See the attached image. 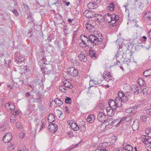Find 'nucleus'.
Here are the masks:
<instances>
[{"mask_svg":"<svg viewBox=\"0 0 151 151\" xmlns=\"http://www.w3.org/2000/svg\"><path fill=\"white\" fill-rule=\"evenodd\" d=\"M96 20L98 22H105L104 15L103 16L101 15H98V18H97Z\"/></svg>","mask_w":151,"mask_h":151,"instance_id":"obj_25","label":"nucleus"},{"mask_svg":"<svg viewBox=\"0 0 151 151\" xmlns=\"http://www.w3.org/2000/svg\"><path fill=\"white\" fill-rule=\"evenodd\" d=\"M106 110L107 113V115L109 116H113L115 111L117 110H115L113 109L110 107H107L106 108Z\"/></svg>","mask_w":151,"mask_h":151,"instance_id":"obj_14","label":"nucleus"},{"mask_svg":"<svg viewBox=\"0 0 151 151\" xmlns=\"http://www.w3.org/2000/svg\"><path fill=\"white\" fill-rule=\"evenodd\" d=\"M89 54L91 58H96L97 57V55L96 52L92 50H89Z\"/></svg>","mask_w":151,"mask_h":151,"instance_id":"obj_28","label":"nucleus"},{"mask_svg":"<svg viewBox=\"0 0 151 151\" xmlns=\"http://www.w3.org/2000/svg\"><path fill=\"white\" fill-rule=\"evenodd\" d=\"M143 112L144 114H147L150 116H151V109L145 107L143 110Z\"/></svg>","mask_w":151,"mask_h":151,"instance_id":"obj_30","label":"nucleus"},{"mask_svg":"<svg viewBox=\"0 0 151 151\" xmlns=\"http://www.w3.org/2000/svg\"><path fill=\"white\" fill-rule=\"evenodd\" d=\"M30 96V94L29 92H28L26 93L25 94V96L26 97H29Z\"/></svg>","mask_w":151,"mask_h":151,"instance_id":"obj_56","label":"nucleus"},{"mask_svg":"<svg viewBox=\"0 0 151 151\" xmlns=\"http://www.w3.org/2000/svg\"><path fill=\"white\" fill-rule=\"evenodd\" d=\"M41 60L43 62L42 63H43L44 64L45 63V61L46 60V58H45L43 57Z\"/></svg>","mask_w":151,"mask_h":151,"instance_id":"obj_60","label":"nucleus"},{"mask_svg":"<svg viewBox=\"0 0 151 151\" xmlns=\"http://www.w3.org/2000/svg\"><path fill=\"white\" fill-rule=\"evenodd\" d=\"M141 108V104H137L135 105L133 107V108L137 109L138 108Z\"/></svg>","mask_w":151,"mask_h":151,"instance_id":"obj_48","label":"nucleus"},{"mask_svg":"<svg viewBox=\"0 0 151 151\" xmlns=\"http://www.w3.org/2000/svg\"><path fill=\"white\" fill-rule=\"evenodd\" d=\"M146 117L145 116H144L143 115L142 116V119L144 118V119H143V121H144V122L146 121Z\"/></svg>","mask_w":151,"mask_h":151,"instance_id":"obj_63","label":"nucleus"},{"mask_svg":"<svg viewBox=\"0 0 151 151\" xmlns=\"http://www.w3.org/2000/svg\"><path fill=\"white\" fill-rule=\"evenodd\" d=\"M12 139V136L10 133H6L3 137V141L6 142H9Z\"/></svg>","mask_w":151,"mask_h":151,"instance_id":"obj_13","label":"nucleus"},{"mask_svg":"<svg viewBox=\"0 0 151 151\" xmlns=\"http://www.w3.org/2000/svg\"><path fill=\"white\" fill-rule=\"evenodd\" d=\"M132 96V93L128 91L126 92L125 93L122 91H119L118 93V96L122 100V102L126 103L128 99L130 98Z\"/></svg>","mask_w":151,"mask_h":151,"instance_id":"obj_5","label":"nucleus"},{"mask_svg":"<svg viewBox=\"0 0 151 151\" xmlns=\"http://www.w3.org/2000/svg\"><path fill=\"white\" fill-rule=\"evenodd\" d=\"M67 71L68 74L75 76H76L78 73V70L73 67L68 68Z\"/></svg>","mask_w":151,"mask_h":151,"instance_id":"obj_10","label":"nucleus"},{"mask_svg":"<svg viewBox=\"0 0 151 151\" xmlns=\"http://www.w3.org/2000/svg\"><path fill=\"white\" fill-rule=\"evenodd\" d=\"M89 85L90 88L93 86L96 87L97 86H96V81L93 80H91L90 81Z\"/></svg>","mask_w":151,"mask_h":151,"instance_id":"obj_33","label":"nucleus"},{"mask_svg":"<svg viewBox=\"0 0 151 151\" xmlns=\"http://www.w3.org/2000/svg\"><path fill=\"white\" fill-rule=\"evenodd\" d=\"M70 127L71 128V129H72L74 131H77L80 129L81 132H85L86 130V127L84 125L81 126L80 129V127L78 126L75 122H74L73 124L71 125Z\"/></svg>","mask_w":151,"mask_h":151,"instance_id":"obj_8","label":"nucleus"},{"mask_svg":"<svg viewBox=\"0 0 151 151\" xmlns=\"http://www.w3.org/2000/svg\"><path fill=\"white\" fill-rule=\"evenodd\" d=\"M16 127L17 128L19 129L21 131H23L22 127V124L19 122H18L16 124Z\"/></svg>","mask_w":151,"mask_h":151,"instance_id":"obj_36","label":"nucleus"},{"mask_svg":"<svg viewBox=\"0 0 151 151\" xmlns=\"http://www.w3.org/2000/svg\"><path fill=\"white\" fill-rule=\"evenodd\" d=\"M15 62L17 63L18 66H21L23 64V61L24 60V58L21 55L20 53L17 52L15 54Z\"/></svg>","mask_w":151,"mask_h":151,"instance_id":"obj_6","label":"nucleus"},{"mask_svg":"<svg viewBox=\"0 0 151 151\" xmlns=\"http://www.w3.org/2000/svg\"><path fill=\"white\" fill-rule=\"evenodd\" d=\"M84 15L88 18H92L96 17L97 14L91 10H86L83 13Z\"/></svg>","mask_w":151,"mask_h":151,"instance_id":"obj_9","label":"nucleus"},{"mask_svg":"<svg viewBox=\"0 0 151 151\" xmlns=\"http://www.w3.org/2000/svg\"><path fill=\"white\" fill-rule=\"evenodd\" d=\"M122 100L119 97H116L115 100L110 99L109 101V107L115 110H117L118 108L122 106Z\"/></svg>","mask_w":151,"mask_h":151,"instance_id":"obj_2","label":"nucleus"},{"mask_svg":"<svg viewBox=\"0 0 151 151\" xmlns=\"http://www.w3.org/2000/svg\"><path fill=\"white\" fill-rule=\"evenodd\" d=\"M144 76L145 77H147L151 76V69L146 70L143 73Z\"/></svg>","mask_w":151,"mask_h":151,"instance_id":"obj_27","label":"nucleus"},{"mask_svg":"<svg viewBox=\"0 0 151 151\" xmlns=\"http://www.w3.org/2000/svg\"><path fill=\"white\" fill-rule=\"evenodd\" d=\"M10 102L6 103L5 106V108L6 109H8V110H9V105H10Z\"/></svg>","mask_w":151,"mask_h":151,"instance_id":"obj_49","label":"nucleus"},{"mask_svg":"<svg viewBox=\"0 0 151 151\" xmlns=\"http://www.w3.org/2000/svg\"><path fill=\"white\" fill-rule=\"evenodd\" d=\"M118 49L119 50H122V48L123 47V45L122 44L120 45L119 44L117 46Z\"/></svg>","mask_w":151,"mask_h":151,"instance_id":"obj_53","label":"nucleus"},{"mask_svg":"<svg viewBox=\"0 0 151 151\" xmlns=\"http://www.w3.org/2000/svg\"><path fill=\"white\" fill-rule=\"evenodd\" d=\"M71 99L69 97H66L65 99V103L67 104H70L71 103Z\"/></svg>","mask_w":151,"mask_h":151,"instance_id":"obj_38","label":"nucleus"},{"mask_svg":"<svg viewBox=\"0 0 151 151\" xmlns=\"http://www.w3.org/2000/svg\"><path fill=\"white\" fill-rule=\"evenodd\" d=\"M108 116L105 114L101 112H100L97 115V119L99 121L102 122L104 121L103 124H104L108 122L106 120L107 119Z\"/></svg>","mask_w":151,"mask_h":151,"instance_id":"obj_7","label":"nucleus"},{"mask_svg":"<svg viewBox=\"0 0 151 151\" xmlns=\"http://www.w3.org/2000/svg\"><path fill=\"white\" fill-rule=\"evenodd\" d=\"M123 148L127 151H132L133 150L132 147L129 145L124 144L123 145Z\"/></svg>","mask_w":151,"mask_h":151,"instance_id":"obj_22","label":"nucleus"},{"mask_svg":"<svg viewBox=\"0 0 151 151\" xmlns=\"http://www.w3.org/2000/svg\"><path fill=\"white\" fill-rule=\"evenodd\" d=\"M98 106L101 109H103L104 107V104L102 103L99 104Z\"/></svg>","mask_w":151,"mask_h":151,"instance_id":"obj_50","label":"nucleus"},{"mask_svg":"<svg viewBox=\"0 0 151 151\" xmlns=\"http://www.w3.org/2000/svg\"><path fill=\"white\" fill-rule=\"evenodd\" d=\"M104 78L105 80L108 82L110 80H111L112 79L111 78V75L110 74H107V76L105 77H104Z\"/></svg>","mask_w":151,"mask_h":151,"instance_id":"obj_37","label":"nucleus"},{"mask_svg":"<svg viewBox=\"0 0 151 151\" xmlns=\"http://www.w3.org/2000/svg\"><path fill=\"white\" fill-rule=\"evenodd\" d=\"M87 6L88 8L91 9H94L97 7V4L94 2H90L88 4Z\"/></svg>","mask_w":151,"mask_h":151,"instance_id":"obj_17","label":"nucleus"},{"mask_svg":"<svg viewBox=\"0 0 151 151\" xmlns=\"http://www.w3.org/2000/svg\"><path fill=\"white\" fill-rule=\"evenodd\" d=\"M11 11L15 16H17L19 14L17 11L15 9H14L13 10H11Z\"/></svg>","mask_w":151,"mask_h":151,"instance_id":"obj_47","label":"nucleus"},{"mask_svg":"<svg viewBox=\"0 0 151 151\" xmlns=\"http://www.w3.org/2000/svg\"><path fill=\"white\" fill-rule=\"evenodd\" d=\"M145 132L148 136L149 137H150V138L151 137V129L150 128H147L145 131Z\"/></svg>","mask_w":151,"mask_h":151,"instance_id":"obj_32","label":"nucleus"},{"mask_svg":"<svg viewBox=\"0 0 151 151\" xmlns=\"http://www.w3.org/2000/svg\"><path fill=\"white\" fill-rule=\"evenodd\" d=\"M123 52L122 50H118V51L116 54L115 55L114 58H116V59L117 58H118L120 55L123 54Z\"/></svg>","mask_w":151,"mask_h":151,"instance_id":"obj_34","label":"nucleus"},{"mask_svg":"<svg viewBox=\"0 0 151 151\" xmlns=\"http://www.w3.org/2000/svg\"><path fill=\"white\" fill-rule=\"evenodd\" d=\"M15 109V106L13 103L10 102L9 110H13Z\"/></svg>","mask_w":151,"mask_h":151,"instance_id":"obj_44","label":"nucleus"},{"mask_svg":"<svg viewBox=\"0 0 151 151\" xmlns=\"http://www.w3.org/2000/svg\"><path fill=\"white\" fill-rule=\"evenodd\" d=\"M14 148V146L13 144L10 143L8 145V149L10 150H13Z\"/></svg>","mask_w":151,"mask_h":151,"instance_id":"obj_39","label":"nucleus"},{"mask_svg":"<svg viewBox=\"0 0 151 151\" xmlns=\"http://www.w3.org/2000/svg\"><path fill=\"white\" fill-rule=\"evenodd\" d=\"M142 146L145 147L148 151H151V138L142 135Z\"/></svg>","mask_w":151,"mask_h":151,"instance_id":"obj_4","label":"nucleus"},{"mask_svg":"<svg viewBox=\"0 0 151 151\" xmlns=\"http://www.w3.org/2000/svg\"><path fill=\"white\" fill-rule=\"evenodd\" d=\"M10 121L11 122L14 123L16 121V118L14 116H12L10 118Z\"/></svg>","mask_w":151,"mask_h":151,"instance_id":"obj_40","label":"nucleus"},{"mask_svg":"<svg viewBox=\"0 0 151 151\" xmlns=\"http://www.w3.org/2000/svg\"><path fill=\"white\" fill-rule=\"evenodd\" d=\"M82 42L81 43H83L85 46H88V45L86 43V42L84 40V39H83V38H82V39H81Z\"/></svg>","mask_w":151,"mask_h":151,"instance_id":"obj_51","label":"nucleus"},{"mask_svg":"<svg viewBox=\"0 0 151 151\" xmlns=\"http://www.w3.org/2000/svg\"><path fill=\"white\" fill-rule=\"evenodd\" d=\"M106 144L105 143L100 144L99 146L97 148L96 150L99 151L106 150L105 147Z\"/></svg>","mask_w":151,"mask_h":151,"instance_id":"obj_23","label":"nucleus"},{"mask_svg":"<svg viewBox=\"0 0 151 151\" xmlns=\"http://www.w3.org/2000/svg\"><path fill=\"white\" fill-rule=\"evenodd\" d=\"M83 39H84V40L85 42H90L92 43L93 44V45L98 44V42L102 41L103 40L102 37L99 38L97 36L94 35H90L88 37L84 35H83Z\"/></svg>","mask_w":151,"mask_h":151,"instance_id":"obj_3","label":"nucleus"},{"mask_svg":"<svg viewBox=\"0 0 151 151\" xmlns=\"http://www.w3.org/2000/svg\"><path fill=\"white\" fill-rule=\"evenodd\" d=\"M123 88L126 90H127L130 88V86L129 84H125L124 85Z\"/></svg>","mask_w":151,"mask_h":151,"instance_id":"obj_45","label":"nucleus"},{"mask_svg":"<svg viewBox=\"0 0 151 151\" xmlns=\"http://www.w3.org/2000/svg\"><path fill=\"white\" fill-rule=\"evenodd\" d=\"M74 122L72 120H70L68 121V125L70 126H70L71 125L73 124V123Z\"/></svg>","mask_w":151,"mask_h":151,"instance_id":"obj_52","label":"nucleus"},{"mask_svg":"<svg viewBox=\"0 0 151 151\" xmlns=\"http://www.w3.org/2000/svg\"><path fill=\"white\" fill-rule=\"evenodd\" d=\"M95 119V117L93 114H90L88 115L87 118V121L89 123L93 122Z\"/></svg>","mask_w":151,"mask_h":151,"instance_id":"obj_20","label":"nucleus"},{"mask_svg":"<svg viewBox=\"0 0 151 151\" xmlns=\"http://www.w3.org/2000/svg\"><path fill=\"white\" fill-rule=\"evenodd\" d=\"M23 68L24 70V72L27 73L29 72L30 70V69H29V66L27 65H26L24 66Z\"/></svg>","mask_w":151,"mask_h":151,"instance_id":"obj_42","label":"nucleus"},{"mask_svg":"<svg viewBox=\"0 0 151 151\" xmlns=\"http://www.w3.org/2000/svg\"><path fill=\"white\" fill-rule=\"evenodd\" d=\"M133 109H134L133 108V107H132L131 108L129 109L128 110H127V111L128 112H132V110Z\"/></svg>","mask_w":151,"mask_h":151,"instance_id":"obj_59","label":"nucleus"},{"mask_svg":"<svg viewBox=\"0 0 151 151\" xmlns=\"http://www.w3.org/2000/svg\"><path fill=\"white\" fill-rule=\"evenodd\" d=\"M86 55V54L81 52V54L78 55V57L80 60L85 62L87 60Z\"/></svg>","mask_w":151,"mask_h":151,"instance_id":"obj_15","label":"nucleus"},{"mask_svg":"<svg viewBox=\"0 0 151 151\" xmlns=\"http://www.w3.org/2000/svg\"><path fill=\"white\" fill-rule=\"evenodd\" d=\"M143 19H147L148 21H151V12H145L144 15Z\"/></svg>","mask_w":151,"mask_h":151,"instance_id":"obj_19","label":"nucleus"},{"mask_svg":"<svg viewBox=\"0 0 151 151\" xmlns=\"http://www.w3.org/2000/svg\"><path fill=\"white\" fill-rule=\"evenodd\" d=\"M105 22L107 23H110L112 27H114L116 25L115 22L119 19L118 15L114 14H111L107 13L104 15Z\"/></svg>","mask_w":151,"mask_h":151,"instance_id":"obj_1","label":"nucleus"},{"mask_svg":"<svg viewBox=\"0 0 151 151\" xmlns=\"http://www.w3.org/2000/svg\"><path fill=\"white\" fill-rule=\"evenodd\" d=\"M132 90L134 92V93L137 95L138 93L142 92V89L141 87H138L137 85H134L131 86Z\"/></svg>","mask_w":151,"mask_h":151,"instance_id":"obj_11","label":"nucleus"},{"mask_svg":"<svg viewBox=\"0 0 151 151\" xmlns=\"http://www.w3.org/2000/svg\"><path fill=\"white\" fill-rule=\"evenodd\" d=\"M151 45V42L149 41H147L146 42V43L143 46V47L147 49H149L150 48Z\"/></svg>","mask_w":151,"mask_h":151,"instance_id":"obj_35","label":"nucleus"},{"mask_svg":"<svg viewBox=\"0 0 151 151\" xmlns=\"http://www.w3.org/2000/svg\"><path fill=\"white\" fill-rule=\"evenodd\" d=\"M136 124L137 123H134L132 126V128L134 130H136L138 128V126Z\"/></svg>","mask_w":151,"mask_h":151,"instance_id":"obj_43","label":"nucleus"},{"mask_svg":"<svg viewBox=\"0 0 151 151\" xmlns=\"http://www.w3.org/2000/svg\"><path fill=\"white\" fill-rule=\"evenodd\" d=\"M5 99H0V104H2L5 102Z\"/></svg>","mask_w":151,"mask_h":151,"instance_id":"obj_55","label":"nucleus"},{"mask_svg":"<svg viewBox=\"0 0 151 151\" xmlns=\"http://www.w3.org/2000/svg\"><path fill=\"white\" fill-rule=\"evenodd\" d=\"M25 134L21 132L19 135V138L21 139H23L25 136Z\"/></svg>","mask_w":151,"mask_h":151,"instance_id":"obj_46","label":"nucleus"},{"mask_svg":"<svg viewBox=\"0 0 151 151\" xmlns=\"http://www.w3.org/2000/svg\"><path fill=\"white\" fill-rule=\"evenodd\" d=\"M48 128L50 132L55 133L57 130L58 126L55 124H49L48 126Z\"/></svg>","mask_w":151,"mask_h":151,"instance_id":"obj_12","label":"nucleus"},{"mask_svg":"<svg viewBox=\"0 0 151 151\" xmlns=\"http://www.w3.org/2000/svg\"><path fill=\"white\" fill-rule=\"evenodd\" d=\"M142 87L143 86V87H145V85H146L145 84V83H146V81L144 80H143V79L142 78Z\"/></svg>","mask_w":151,"mask_h":151,"instance_id":"obj_57","label":"nucleus"},{"mask_svg":"<svg viewBox=\"0 0 151 151\" xmlns=\"http://www.w3.org/2000/svg\"><path fill=\"white\" fill-rule=\"evenodd\" d=\"M13 114L14 115L17 116L19 114V112L18 111L16 110L13 112Z\"/></svg>","mask_w":151,"mask_h":151,"instance_id":"obj_54","label":"nucleus"},{"mask_svg":"<svg viewBox=\"0 0 151 151\" xmlns=\"http://www.w3.org/2000/svg\"><path fill=\"white\" fill-rule=\"evenodd\" d=\"M63 85L64 87H67V88H71L73 87L71 83L68 81L63 82Z\"/></svg>","mask_w":151,"mask_h":151,"instance_id":"obj_26","label":"nucleus"},{"mask_svg":"<svg viewBox=\"0 0 151 151\" xmlns=\"http://www.w3.org/2000/svg\"><path fill=\"white\" fill-rule=\"evenodd\" d=\"M149 38L150 39V40H151V29L149 31Z\"/></svg>","mask_w":151,"mask_h":151,"instance_id":"obj_64","label":"nucleus"},{"mask_svg":"<svg viewBox=\"0 0 151 151\" xmlns=\"http://www.w3.org/2000/svg\"><path fill=\"white\" fill-rule=\"evenodd\" d=\"M95 24V22H93L92 24L87 23L86 24V28L88 30L90 31V30L94 28Z\"/></svg>","mask_w":151,"mask_h":151,"instance_id":"obj_24","label":"nucleus"},{"mask_svg":"<svg viewBox=\"0 0 151 151\" xmlns=\"http://www.w3.org/2000/svg\"><path fill=\"white\" fill-rule=\"evenodd\" d=\"M32 86L34 88V87L36 86V81H33Z\"/></svg>","mask_w":151,"mask_h":151,"instance_id":"obj_58","label":"nucleus"},{"mask_svg":"<svg viewBox=\"0 0 151 151\" xmlns=\"http://www.w3.org/2000/svg\"><path fill=\"white\" fill-rule=\"evenodd\" d=\"M24 7L25 9L27 10L28 9H29L28 6L27 5L24 4Z\"/></svg>","mask_w":151,"mask_h":151,"instance_id":"obj_61","label":"nucleus"},{"mask_svg":"<svg viewBox=\"0 0 151 151\" xmlns=\"http://www.w3.org/2000/svg\"><path fill=\"white\" fill-rule=\"evenodd\" d=\"M127 24L129 25L131 27H137L138 26L137 24V22L134 19L131 20L130 19H128V20Z\"/></svg>","mask_w":151,"mask_h":151,"instance_id":"obj_16","label":"nucleus"},{"mask_svg":"<svg viewBox=\"0 0 151 151\" xmlns=\"http://www.w3.org/2000/svg\"><path fill=\"white\" fill-rule=\"evenodd\" d=\"M34 102L39 103L41 101V99L40 96H39L37 98H34Z\"/></svg>","mask_w":151,"mask_h":151,"instance_id":"obj_41","label":"nucleus"},{"mask_svg":"<svg viewBox=\"0 0 151 151\" xmlns=\"http://www.w3.org/2000/svg\"><path fill=\"white\" fill-rule=\"evenodd\" d=\"M47 120L48 122L50 123L53 122L55 120V117L52 114H50L48 115Z\"/></svg>","mask_w":151,"mask_h":151,"instance_id":"obj_21","label":"nucleus"},{"mask_svg":"<svg viewBox=\"0 0 151 151\" xmlns=\"http://www.w3.org/2000/svg\"><path fill=\"white\" fill-rule=\"evenodd\" d=\"M142 92L143 95L145 96H146L150 94L151 93V91L149 87H146L143 88V89L142 90Z\"/></svg>","mask_w":151,"mask_h":151,"instance_id":"obj_18","label":"nucleus"},{"mask_svg":"<svg viewBox=\"0 0 151 151\" xmlns=\"http://www.w3.org/2000/svg\"><path fill=\"white\" fill-rule=\"evenodd\" d=\"M54 101L56 104V105L58 106H60L63 104V101L60 99L56 98L54 100Z\"/></svg>","mask_w":151,"mask_h":151,"instance_id":"obj_29","label":"nucleus"},{"mask_svg":"<svg viewBox=\"0 0 151 151\" xmlns=\"http://www.w3.org/2000/svg\"><path fill=\"white\" fill-rule=\"evenodd\" d=\"M114 8V4L112 2H111L107 7V9L110 11H113Z\"/></svg>","mask_w":151,"mask_h":151,"instance_id":"obj_31","label":"nucleus"},{"mask_svg":"<svg viewBox=\"0 0 151 151\" xmlns=\"http://www.w3.org/2000/svg\"><path fill=\"white\" fill-rule=\"evenodd\" d=\"M60 90L63 92H64V90L63 89V86L62 87H60L59 88Z\"/></svg>","mask_w":151,"mask_h":151,"instance_id":"obj_62","label":"nucleus"}]
</instances>
